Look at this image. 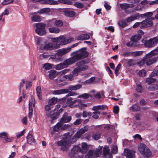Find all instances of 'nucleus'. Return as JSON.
<instances>
[{"label": "nucleus", "instance_id": "obj_1", "mask_svg": "<svg viewBox=\"0 0 158 158\" xmlns=\"http://www.w3.org/2000/svg\"><path fill=\"white\" fill-rule=\"evenodd\" d=\"M88 55L89 53L86 51V48H82L77 51L72 52L71 54L76 62L86 57Z\"/></svg>", "mask_w": 158, "mask_h": 158}, {"label": "nucleus", "instance_id": "obj_2", "mask_svg": "<svg viewBox=\"0 0 158 158\" xmlns=\"http://www.w3.org/2000/svg\"><path fill=\"white\" fill-rule=\"evenodd\" d=\"M52 108V106L48 104L45 106L44 110L45 111L46 116L50 118L51 119L53 120L57 119L58 116V114L56 112H54L53 110H51Z\"/></svg>", "mask_w": 158, "mask_h": 158}, {"label": "nucleus", "instance_id": "obj_3", "mask_svg": "<svg viewBox=\"0 0 158 158\" xmlns=\"http://www.w3.org/2000/svg\"><path fill=\"white\" fill-rule=\"evenodd\" d=\"M138 149L143 156L148 157L152 155V153L150 150L147 146L143 143H141L138 145Z\"/></svg>", "mask_w": 158, "mask_h": 158}, {"label": "nucleus", "instance_id": "obj_4", "mask_svg": "<svg viewBox=\"0 0 158 158\" xmlns=\"http://www.w3.org/2000/svg\"><path fill=\"white\" fill-rule=\"evenodd\" d=\"M102 147L99 146L94 152L89 150L85 155L84 158H96V157L100 156L102 153Z\"/></svg>", "mask_w": 158, "mask_h": 158}, {"label": "nucleus", "instance_id": "obj_5", "mask_svg": "<svg viewBox=\"0 0 158 158\" xmlns=\"http://www.w3.org/2000/svg\"><path fill=\"white\" fill-rule=\"evenodd\" d=\"M142 42L146 47L152 48L158 44V38L155 37L148 40L143 39L142 40Z\"/></svg>", "mask_w": 158, "mask_h": 158}, {"label": "nucleus", "instance_id": "obj_6", "mask_svg": "<svg viewBox=\"0 0 158 158\" xmlns=\"http://www.w3.org/2000/svg\"><path fill=\"white\" fill-rule=\"evenodd\" d=\"M154 20L153 17L148 18L141 22L140 28L141 29L152 26V20Z\"/></svg>", "mask_w": 158, "mask_h": 158}, {"label": "nucleus", "instance_id": "obj_7", "mask_svg": "<svg viewBox=\"0 0 158 158\" xmlns=\"http://www.w3.org/2000/svg\"><path fill=\"white\" fill-rule=\"evenodd\" d=\"M74 40V39L72 37L69 38L68 39H66L64 36L59 37V43L60 44H58L59 46L60 45H63L67 44L73 41Z\"/></svg>", "mask_w": 158, "mask_h": 158}, {"label": "nucleus", "instance_id": "obj_8", "mask_svg": "<svg viewBox=\"0 0 158 158\" xmlns=\"http://www.w3.org/2000/svg\"><path fill=\"white\" fill-rule=\"evenodd\" d=\"M35 99L33 97H31V100L29 101V113L28 116L29 118H31L32 115L33 114V106H35Z\"/></svg>", "mask_w": 158, "mask_h": 158}, {"label": "nucleus", "instance_id": "obj_9", "mask_svg": "<svg viewBox=\"0 0 158 158\" xmlns=\"http://www.w3.org/2000/svg\"><path fill=\"white\" fill-rule=\"evenodd\" d=\"M135 151L133 150L128 149H125L124 150V154L126 158H135Z\"/></svg>", "mask_w": 158, "mask_h": 158}, {"label": "nucleus", "instance_id": "obj_10", "mask_svg": "<svg viewBox=\"0 0 158 158\" xmlns=\"http://www.w3.org/2000/svg\"><path fill=\"white\" fill-rule=\"evenodd\" d=\"M58 145L62 147L61 149L63 151H65L68 149V147L69 144V141L68 140H61L58 142Z\"/></svg>", "mask_w": 158, "mask_h": 158}, {"label": "nucleus", "instance_id": "obj_11", "mask_svg": "<svg viewBox=\"0 0 158 158\" xmlns=\"http://www.w3.org/2000/svg\"><path fill=\"white\" fill-rule=\"evenodd\" d=\"M59 48V45L57 44L49 43L45 44L43 47V48H41L42 49H44L46 50H53Z\"/></svg>", "mask_w": 158, "mask_h": 158}, {"label": "nucleus", "instance_id": "obj_12", "mask_svg": "<svg viewBox=\"0 0 158 158\" xmlns=\"http://www.w3.org/2000/svg\"><path fill=\"white\" fill-rule=\"evenodd\" d=\"M76 66H77V67L81 71L88 69V66L85 64L84 60L77 62L76 64Z\"/></svg>", "mask_w": 158, "mask_h": 158}, {"label": "nucleus", "instance_id": "obj_13", "mask_svg": "<svg viewBox=\"0 0 158 158\" xmlns=\"http://www.w3.org/2000/svg\"><path fill=\"white\" fill-rule=\"evenodd\" d=\"M70 51V48H62L58 50L56 54L58 56H61L65 55Z\"/></svg>", "mask_w": 158, "mask_h": 158}, {"label": "nucleus", "instance_id": "obj_14", "mask_svg": "<svg viewBox=\"0 0 158 158\" xmlns=\"http://www.w3.org/2000/svg\"><path fill=\"white\" fill-rule=\"evenodd\" d=\"M76 61L72 56L64 61L63 63L65 68L68 67L69 65L76 62Z\"/></svg>", "mask_w": 158, "mask_h": 158}, {"label": "nucleus", "instance_id": "obj_15", "mask_svg": "<svg viewBox=\"0 0 158 158\" xmlns=\"http://www.w3.org/2000/svg\"><path fill=\"white\" fill-rule=\"evenodd\" d=\"M65 0H58L55 1L53 0H45L44 3L50 5H57L59 3H64Z\"/></svg>", "mask_w": 158, "mask_h": 158}, {"label": "nucleus", "instance_id": "obj_16", "mask_svg": "<svg viewBox=\"0 0 158 158\" xmlns=\"http://www.w3.org/2000/svg\"><path fill=\"white\" fill-rule=\"evenodd\" d=\"M104 158H112V156L110 152V149L108 147H104L103 149Z\"/></svg>", "mask_w": 158, "mask_h": 158}, {"label": "nucleus", "instance_id": "obj_17", "mask_svg": "<svg viewBox=\"0 0 158 158\" xmlns=\"http://www.w3.org/2000/svg\"><path fill=\"white\" fill-rule=\"evenodd\" d=\"M69 92V90L67 89H60L52 91V94L55 95L61 94Z\"/></svg>", "mask_w": 158, "mask_h": 158}, {"label": "nucleus", "instance_id": "obj_18", "mask_svg": "<svg viewBox=\"0 0 158 158\" xmlns=\"http://www.w3.org/2000/svg\"><path fill=\"white\" fill-rule=\"evenodd\" d=\"M68 114L65 113L64 115L62 118H61L60 122L63 123H68L70 122L72 118L71 116H67Z\"/></svg>", "mask_w": 158, "mask_h": 158}, {"label": "nucleus", "instance_id": "obj_19", "mask_svg": "<svg viewBox=\"0 0 158 158\" xmlns=\"http://www.w3.org/2000/svg\"><path fill=\"white\" fill-rule=\"evenodd\" d=\"M31 131H30L29 133V134L27 137V142L28 143L31 144L35 143V139L31 134Z\"/></svg>", "mask_w": 158, "mask_h": 158}, {"label": "nucleus", "instance_id": "obj_20", "mask_svg": "<svg viewBox=\"0 0 158 158\" xmlns=\"http://www.w3.org/2000/svg\"><path fill=\"white\" fill-rule=\"evenodd\" d=\"M120 8L123 10H126L127 9H128L130 8H133L134 6V5L133 4H128V3H123L120 4ZM126 10H125V11Z\"/></svg>", "mask_w": 158, "mask_h": 158}, {"label": "nucleus", "instance_id": "obj_21", "mask_svg": "<svg viewBox=\"0 0 158 158\" xmlns=\"http://www.w3.org/2000/svg\"><path fill=\"white\" fill-rule=\"evenodd\" d=\"M158 54V49H156L146 54L144 57L145 58H149L153 56L156 55Z\"/></svg>", "mask_w": 158, "mask_h": 158}, {"label": "nucleus", "instance_id": "obj_22", "mask_svg": "<svg viewBox=\"0 0 158 158\" xmlns=\"http://www.w3.org/2000/svg\"><path fill=\"white\" fill-rule=\"evenodd\" d=\"M64 13L66 16L70 17H72L74 16L76 13L73 11L70 10H64Z\"/></svg>", "mask_w": 158, "mask_h": 158}, {"label": "nucleus", "instance_id": "obj_23", "mask_svg": "<svg viewBox=\"0 0 158 158\" xmlns=\"http://www.w3.org/2000/svg\"><path fill=\"white\" fill-rule=\"evenodd\" d=\"M142 9V7L140 5H138L132 10H126L125 13L127 14H129L133 12L136 11H139L141 10Z\"/></svg>", "mask_w": 158, "mask_h": 158}, {"label": "nucleus", "instance_id": "obj_24", "mask_svg": "<svg viewBox=\"0 0 158 158\" xmlns=\"http://www.w3.org/2000/svg\"><path fill=\"white\" fill-rule=\"evenodd\" d=\"M82 88V85L81 84H77L74 85L70 86L68 88V90L70 91H74L78 90Z\"/></svg>", "mask_w": 158, "mask_h": 158}, {"label": "nucleus", "instance_id": "obj_25", "mask_svg": "<svg viewBox=\"0 0 158 158\" xmlns=\"http://www.w3.org/2000/svg\"><path fill=\"white\" fill-rule=\"evenodd\" d=\"M50 21L53 23L55 26L57 27H61L63 24V22L60 20H56L52 19V20H50Z\"/></svg>", "mask_w": 158, "mask_h": 158}, {"label": "nucleus", "instance_id": "obj_26", "mask_svg": "<svg viewBox=\"0 0 158 158\" xmlns=\"http://www.w3.org/2000/svg\"><path fill=\"white\" fill-rule=\"evenodd\" d=\"M155 58H145L146 63L148 65H150L155 63L156 61Z\"/></svg>", "mask_w": 158, "mask_h": 158}, {"label": "nucleus", "instance_id": "obj_27", "mask_svg": "<svg viewBox=\"0 0 158 158\" xmlns=\"http://www.w3.org/2000/svg\"><path fill=\"white\" fill-rule=\"evenodd\" d=\"M63 126V123L60 121L56 125L53 127V131L57 132L61 129V126Z\"/></svg>", "mask_w": 158, "mask_h": 158}, {"label": "nucleus", "instance_id": "obj_28", "mask_svg": "<svg viewBox=\"0 0 158 158\" xmlns=\"http://www.w3.org/2000/svg\"><path fill=\"white\" fill-rule=\"evenodd\" d=\"M89 146L85 143H82L81 144V152L83 153H85L88 150Z\"/></svg>", "mask_w": 158, "mask_h": 158}, {"label": "nucleus", "instance_id": "obj_29", "mask_svg": "<svg viewBox=\"0 0 158 158\" xmlns=\"http://www.w3.org/2000/svg\"><path fill=\"white\" fill-rule=\"evenodd\" d=\"M89 38V35L87 34H83L79 35L77 38L78 40H83L88 39Z\"/></svg>", "mask_w": 158, "mask_h": 158}, {"label": "nucleus", "instance_id": "obj_30", "mask_svg": "<svg viewBox=\"0 0 158 158\" xmlns=\"http://www.w3.org/2000/svg\"><path fill=\"white\" fill-rule=\"evenodd\" d=\"M36 94L37 96L40 100L42 99V92L41 88L40 86H38L36 88Z\"/></svg>", "mask_w": 158, "mask_h": 158}, {"label": "nucleus", "instance_id": "obj_31", "mask_svg": "<svg viewBox=\"0 0 158 158\" xmlns=\"http://www.w3.org/2000/svg\"><path fill=\"white\" fill-rule=\"evenodd\" d=\"M75 99L73 100L71 98H69L68 99L66 102V103L68 105H69V106L70 107H72L73 105L76 102Z\"/></svg>", "mask_w": 158, "mask_h": 158}, {"label": "nucleus", "instance_id": "obj_32", "mask_svg": "<svg viewBox=\"0 0 158 158\" xmlns=\"http://www.w3.org/2000/svg\"><path fill=\"white\" fill-rule=\"evenodd\" d=\"M36 29L35 30H39L40 29H42V28H45V24L42 23H37L35 24Z\"/></svg>", "mask_w": 158, "mask_h": 158}, {"label": "nucleus", "instance_id": "obj_33", "mask_svg": "<svg viewBox=\"0 0 158 158\" xmlns=\"http://www.w3.org/2000/svg\"><path fill=\"white\" fill-rule=\"evenodd\" d=\"M71 152L73 153L77 154L81 152V149L80 147L76 146L73 148Z\"/></svg>", "mask_w": 158, "mask_h": 158}, {"label": "nucleus", "instance_id": "obj_34", "mask_svg": "<svg viewBox=\"0 0 158 158\" xmlns=\"http://www.w3.org/2000/svg\"><path fill=\"white\" fill-rule=\"evenodd\" d=\"M49 30L50 32L55 34L58 33L60 31V29L56 27H50Z\"/></svg>", "mask_w": 158, "mask_h": 158}, {"label": "nucleus", "instance_id": "obj_35", "mask_svg": "<svg viewBox=\"0 0 158 158\" xmlns=\"http://www.w3.org/2000/svg\"><path fill=\"white\" fill-rule=\"evenodd\" d=\"M141 38V36L140 35L137 34L132 36L131 39V40L132 41L137 42V41L138 40H140Z\"/></svg>", "mask_w": 158, "mask_h": 158}, {"label": "nucleus", "instance_id": "obj_36", "mask_svg": "<svg viewBox=\"0 0 158 158\" xmlns=\"http://www.w3.org/2000/svg\"><path fill=\"white\" fill-rule=\"evenodd\" d=\"M31 19L33 22H40L41 21L40 16L36 15H33Z\"/></svg>", "mask_w": 158, "mask_h": 158}, {"label": "nucleus", "instance_id": "obj_37", "mask_svg": "<svg viewBox=\"0 0 158 158\" xmlns=\"http://www.w3.org/2000/svg\"><path fill=\"white\" fill-rule=\"evenodd\" d=\"M138 44L137 42L134 41H132L127 42L126 44V45L128 47H134L138 45Z\"/></svg>", "mask_w": 158, "mask_h": 158}, {"label": "nucleus", "instance_id": "obj_38", "mask_svg": "<svg viewBox=\"0 0 158 158\" xmlns=\"http://www.w3.org/2000/svg\"><path fill=\"white\" fill-rule=\"evenodd\" d=\"M35 31L37 34L40 35H45L46 33V30L45 28H42V29L35 30Z\"/></svg>", "mask_w": 158, "mask_h": 158}, {"label": "nucleus", "instance_id": "obj_39", "mask_svg": "<svg viewBox=\"0 0 158 158\" xmlns=\"http://www.w3.org/2000/svg\"><path fill=\"white\" fill-rule=\"evenodd\" d=\"M56 71L55 70H51L49 75V77L51 79H54L56 76Z\"/></svg>", "mask_w": 158, "mask_h": 158}, {"label": "nucleus", "instance_id": "obj_40", "mask_svg": "<svg viewBox=\"0 0 158 158\" xmlns=\"http://www.w3.org/2000/svg\"><path fill=\"white\" fill-rule=\"evenodd\" d=\"M57 101V98H53L49 100L48 104L52 106L55 104Z\"/></svg>", "mask_w": 158, "mask_h": 158}, {"label": "nucleus", "instance_id": "obj_41", "mask_svg": "<svg viewBox=\"0 0 158 158\" xmlns=\"http://www.w3.org/2000/svg\"><path fill=\"white\" fill-rule=\"evenodd\" d=\"M65 68H66L63 62L57 64L55 66V69L57 70H60Z\"/></svg>", "mask_w": 158, "mask_h": 158}, {"label": "nucleus", "instance_id": "obj_42", "mask_svg": "<svg viewBox=\"0 0 158 158\" xmlns=\"http://www.w3.org/2000/svg\"><path fill=\"white\" fill-rule=\"evenodd\" d=\"M146 81L148 85H150L152 83H154L156 81V79L151 77H150L147 78Z\"/></svg>", "mask_w": 158, "mask_h": 158}, {"label": "nucleus", "instance_id": "obj_43", "mask_svg": "<svg viewBox=\"0 0 158 158\" xmlns=\"http://www.w3.org/2000/svg\"><path fill=\"white\" fill-rule=\"evenodd\" d=\"M149 90L153 91L158 89V85L156 84H153L150 86L148 88Z\"/></svg>", "mask_w": 158, "mask_h": 158}, {"label": "nucleus", "instance_id": "obj_44", "mask_svg": "<svg viewBox=\"0 0 158 158\" xmlns=\"http://www.w3.org/2000/svg\"><path fill=\"white\" fill-rule=\"evenodd\" d=\"M139 16L138 15L132 16L126 19L127 22L132 21L135 19H137Z\"/></svg>", "mask_w": 158, "mask_h": 158}, {"label": "nucleus", "instance_id": "obj_45", "mask_svg": "<svg viewBox=\"0 0 158 158\" xmlns=\"http://www.w3.org/2000/svg\"><path fill=\"white\" fill-rule=\"evenodd\" d=\"M153 15L152 12H148L144 14H141L140 16L142 18H149L151 17Z\"/></svg>", "mask_w": 158, "mask_h": 158}, {"label": "nucleus", "instance_id": "obj_46", "mask_svg": "<svg viewBox=\"0 0 158 158\" xmlns=\"http://www.w3.org/2000/svg\"><path fill=\"white\" fill-rule=\"evenodd\" d=\"M89 127L87 126H85L83 128H81L78 131H79L81 135H82L87 131Z\"/></svg>", "mask_w": 158, "mask_h": 158}, {"label": "nucleus", "instance_id": "obj_47", "mask_svg": "<svg viewBox=\"0 0 158 158\" xmlns=\"http://www.w3.org/2000/svg\"><path fill=\"white\" fill-rule=\"evenodd\" d=\"M89 96H91V95L87 93H84L78 95L77 98L83 99H87Z\"/></svg>", "mask_w": 158, "mask_h": 158}, {"label": "nucleus", "instance_id": "obj_48", "mask_svg": "<svg viewBox=\"0 0 158 158\" xmlns=\"http://www.w3.org/2000/svg\"><path fill=\"white\" fill-rule=\"evenodd\" d=\"M74 76L73 73L70 74L68 75H66L64 76L65 78L70 81H72L74 79Z\"/></svg>", "mask_w": 158, "mask_h": 158}, {"label": "nucleus", "instance_id": "obj_49", "mask_svg": "<svg viewBox=\"0 0 158 158\" xmlns=\"http://www.w3.org/2000/svg\"><path fill=\"white\" fill-rule=\"evenodd\" d=\"M50 11V9L49 8H44L41 9L40 10L38 13L40 14H43V13H48Z\"/></svg>", "mask_w": 158, "mask_h": 158}, {"label": "nucleus", "instance_id": "obj_50", "mask_svg": "<svg viewBox=\"0 0 158 158\" xmlns=\"http://www.w3.org/2000/svg\"><path fill=\"white\" fill-rule=\"evenodd\" d=\"M101 136V134L99 132H97L94 134L92 136L94 139L95 140H97L99 139Z\"/></svg>", "mask_w": 158, "mask_h": 158}, {"label": "nucleus", "instance_id": "obj_51", "mask_svg": "<svg viewBox=\"0 0 158 158\" xmlns=\"http://www.w3.org/2000/svg\"><path fill=\"white\" fill-rule=\"evenodd\" d=\"M92 115V113L91 112H87L86 111H84L82 113L83 117L85 118L87 117H90Z\"/></svg>", "mask_w": 158, "mask_h": 158}, {"label": "nucleus", "instance_id": "obj_52", "mask_svg": "<svg viewBox=\"0 0 158 158\" xmlns=\"http://www.w3.org/2000/svg\"><path fill=\"white\" fill-rule=\"evenodd\" d=\"M101 113L100 111H95L93 112L92 114L93 115L92 117L95 119H98L99 118V115H100Z\"/></svg>", "mask_w": 158, "mask_h": 158}, {"label": "nucleus", "instance_id": "obj_53", "mask_svg": "<svg viewBox=\"0 0 158 158\" xmlns=\"http://www.w3.org/2000/svg\"><path fill=\"white\" fill-rule=\"evenodd\" d=\"M80 72H81V71L77 67L74 69L72 72V73L74 76H76L78 75L79 73Z\"/></svg>", "mask_w": 158, "mask_h": 158}, {"label": "nucleus", "instance_id": "obj_54", "mask_svg": "<svg viewBox=\"0 0 158 158\" xmlns=\"http://www.w3.org/2000/svg\"><path fill=\"white\" fill-rule=\"evenodd\" d=\"M4 138L6 141V143L11 142L14 139L12 137H8V136L4 137Z\"/></svg>", "mask_w": 158, "mask_h": 158}, {"label": "nucleus", "instance_id": "obj_55", "mask_svg": "<svg viewBox=\"0 0 158 158\" xmlns=\"http://www.w3.org/2000/svg\"><path fill=\"white\" fill-rule=\"evenodd\" d=\"M74 5L76 7L79 8H82L84 7V5L83 4L79 2H75Z\"/></svg>", "mask_w": 158, "mask_h": 158}, {"label": "nucleus", "instance_id": "obj_56", "mask_svg": "<svg viewBox=\"0 0 158 158\" xmlns=\"http://www.w3.org/2000/svg\"><path fill=\"white\" fill-rule=\"evenodd\" d=\"M143 53V52L141 51H135L131 52V54L135 56H139L141 55Z\"/></svg>", "mask_w": 158, "mask_h": 158}, {"label": "nucleus", "instance_id": "obj_57", "mask_svg": "<svg viewBox=\"0 0 158 158\" xmlns=\"http://www.w3.org/2000/svg\"><path fill=\"white\" fill-rule=\"evenodd\" d=\"M119 26L122 28H123L127 25L126 23L124 21H121L118 23Z\"/></svg>", "mask_w": 158, "mask_h": 158}, {"label": "nucleus", "instance_id": "obj_58", "mask_svg": "<svg viewBox=\"0 0 158 158\" xmlns=\"http://www.w3.org/2000/svg\"><path fill=\"white\" fill-rule=\"evenodd\" d=\"M43 67L46 70H48L51 69V64L49 63H46L43 66Z\"/></svg>", "mask_w": 158, "mask_h": 158}, {"label": "nucleus", "instance_id": "obj_59", "mask_svg": "<svg viewBox=\"0 0 158 158\" xmlns=\"http://www.w3.org/2000/svg\"><path fill=\"white\" fill-rule=\"evenodd\" d=\"M26 97V92L23 91V96H21L18 100L17 103H20L23 100V98H25Z\"/></svg>", "mask_w": 158, "mask_h": 158}, {"label": "nucleus", "instance_id": "obj_60", "mask_svg": "<svg viewBox=\"0 0 158 158\" xmlns=\"http://www.w3.org/2000/svg\"><path fill=\"white\" fill-rule=\"evenodd\" d=\"M14 0H4L2 3L3 5H6L10 3H12L14 2Z\"/></svg>", "mask_w": 158, "mask_h": 158}, {"label": "nucleus", "instance_id": "obj_61", "mask_svg": "<svg viewBox=\"0 0 158 158\" xmlns=\"http://www.w3.org/2000/svg\"><path fill=\"white\" fill-rule=\"evenodd\" d=\"M139 76H140L142 77H144L146 74V73L145 71V70L144 69L141 70L139 71Z\"/></svg>", "mask_w": 158, "mask_h": 158}, {"label": "nucleus", "instance_id": "obj_62", "mask_svg": "<svg viewBox=\"0 0 158 158\" xmlns=\"http://www.w3.org/2000/svg\"><path fill=\"white\" fill-rule=\"evenodd\" d=\"M158 75V70L156 69L154 70L150 74V76L153 77Z\"/></svg>", "mask_w": 158, "mask_h": 158}, {"label": "nucleus", "instance_id": "obj_63", "mask_svg": "<svg viewBox=\"0 0 158 158\" xmlns=\"http://www.w3.org/2000/svg\"><path fill=\"white\" fill-rule=\"evenodd\" d=\"M111 151L113 153H116L118 152V147L116 145H113L111 148Z\"/></svg>", "mask_w": 158, "mask_h": 158}, {"label": "nucleus", "instance_id": "obj_64", "mask_svg": "<svg viewBox=\"0 0 158 158\" xmlns=\"http://www.w3.org/2000/svg\"><path fill=\"white\" fill-rule=\"evenodd\" d=\"M130 110L133 111H136L139 110V107L137 105H134L130 107Z\"/></svg>", "mask_w": 158, "mask_h": 158}]
</instances>
